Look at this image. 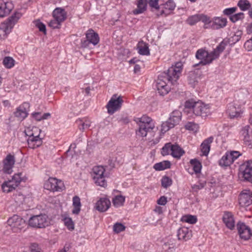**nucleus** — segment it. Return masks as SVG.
Returning a JSON list of instances; mask_svg holds the SVG:
<instances>
[{
  "label": "nucleus",
  "instance_id": "1",
  "mask_svg": "<svg viewBox=\"0 0 252 252\" xmlns=\"http://www.w3.org/2000/svg\"><path fill=\"white\" fill-rule=\"evenodd\" d=\"M186 111H192L195 116L205 117L207 116L209 110L207 105L201 101H195L193 99L187 100L185 103Z\"/></svg>",
  "mask_w": 252,
  "mask_h": 252
},
{
  "label": "nucleus",
  "instance_id": "2",
  "mask_svg": "<svg viewBox=\"0 0 252 252\" xmlns=\"http://www.w3.org/2000/svg\"><path fill=\"white\" fill-rule=\"evenodd\" d=\"M176 81H173L172 77L168 75L166 72L161 73L157 80L156 87L158 93L161 95L166 94L169 91L170 88L168 86V83H171L174 85L176 84Z\"/></svg>",
  "mask_w": 252,
  "mask_h": 252
},
{
  "label": "nucleus",
  "instance_id": "3",
  "mask_svg": "<svg viewBox=\"0 0 252 252\" xmlns=\"http://www.w3.org/2000/svg\"><path fill=\"white\" fill-rule=\"evenodd\" d=\"M21 17V13L17 11L2 23L0 25V37H6Z\"/></svg>",
  "mask_w": 252,
  "mask_h": 252
},
{
  "label": "nucleus",
  "instance_id": "4",
  "mask_svg": "<svg viewBox=\"0 0 252 252\" xmlns=\"http://www.w3.org/2000/svg\"><path fill=\"white\" fill-rule=\"evenodd\" d=\"M138 120L139 128L136 132V135L140 137H145L148 132L152 131L155 128L154 122L151 118L146 115H143Z\"/></svg>",
  "mask_w": 252,
  "mask_h": 252
},
{
  "label": "nucleus",
  "instance_id": "5",
  "mask_svg": "<svg viewBox=\"0 0 252 252\" xmlns=\"http://www.w3.org/2000/svg\"><path fill=\"white\" fill-rule=\"evenodd\" d=\"M218 55H216L215 52H208L207 51L204 49H198L195 54V57L198 60L200 61L198 63L193 65V66L196 67L199 64L205 65L209 64L215 59H217Z\"/></svg>",
  "mask_w": 252,
  "mask_h": 252
},
{
  "label": "nucleus",
  "instance_id": "6",
  "mask_svg": "<svg viewBox=\"0 0 252 252\" xmlns=\"http://www.w3.org/2000/svg\"><path fill=\"white\" fill-rule=\"evenodd\" d=\"M21 175V173L15 174L11 180L5 181L1 186L3 191L8 193L15 189L22 181Z\"/></svg>",
  "mask_w": 252,
  "mask_h": 252
},
{
  "label": "nucleus",
  "instance_id": "7",
  "mask_svg": "<svg viewBox=\"0 0 252 252\" xmlns=\"http://www.w3.org/2000/svg\"><path fill=\"white\" fill-rule=\"evenodd\" d=\"M105 169L102 166H94L93 168L92 175L95 183L99 186L104 187L107 185L104 173Z\"/></svg>",
  "mask_w": 252,
  "mask_h": 252
},
{
  "label": "nucleus",
  "instance_id": "8",
  "mask_svg": "<svg viewBox=\"0 0 252 252\" xmlns=\"http://www.w3.org/2000/svg\"><path fill=\"white\" fill-rule=\"evenodd\" d=\"M47 216L44 214L33 216L29 220V225L32 227L44 228L48 225Z\"/></svg>",
  "mask_w": 252,
  "mask_h": 252
},
{
  "label": "nucleus",
  "instance_id": "9",
  "mask_svg": "<svg viewBox=\"0 0 252 252\" xmlns=\"http://www.w3.org/2000/svg\"><path fill=\"white\" fill-rule=\"evenodd\" d=\"M44 188L53 192L61 191L64 189V186L61 180L54 178H50L45 182Z\"/></svg>",
  "mask_w": 252,
  "mask_h": 252
},
{
  "label": "nucleus",
  "instance_id": "10",
  "mask_svg": "<svg viewBox=\"0 0 252 252\" xmlns=\"http://www.w3.org/2000/svg\"><path fill=\"white\" fill-rule=\"evenodd\" d=\"M123 102V100L121 96L117 97V94H114L106 105L108 113L113 114L119 110L121 108Z\"/></svg>",
  "mask_w": 252,
  "mask_h": 252
},
{
  "label": "nucleus",
  "instance_id": "11",
  "mask_svg": "<svg viewBox=\"0 0 252 252\" xmlns=\"http://www.w3.org/2000/svg\"><path fill=\"white\" fill-rule=\"evenodd\" d=\"M236 228L240 238L244 240H248L252 236L251 228L244 222L239 221L236 224Z\"/></svg>",
  "mask_w": 252,
  "mask_h": 252
},
{
  "label": "nucleus",
  "instance_id": "12",
  "mask_svg": "<svg viewBox=\"0 0 252 252\" xmlns=\"http://www.w3.org/2000/svg\"><path fill=\"white\" fill-rule=\"evenodd\" d=\"M240 171L244 180L252 183V160H248L242 164Z\"/></svg>",
  "mask_w": 252,
  "mask_h": 252
},
{
  "label": "nucleus",
  "instance_id": "13",
  "mask_svg": "<svg viewBox=\"0 0 252 252\" xmlns=\"http://www.w3.org/2000/svg\"><path fill=\"white\" fill-rule=\"evenodd\" d=\"M7 223L14 232L21 230L26 224L25 220L17 215H14L9 218Z\"/></svg>",
  "mask_w": 252,
  "mask_h": 252
},
{
  "label": "nucleus",
  "instance_id": "14",
  "mask_svg": "<svg viewBox=\"0 0 252 252\" xmlns=\"http://www.w3.org/2000/svg\"><path fill=\"white\" fill-rule=\"evenodd\" d=\"M239 203L241 207L249 206L252 204V191L243 190L239 195Z\"/></svg>",
  "mask_w": 252,
  "mask_h": 252
},
{
  "label": "nucleus",
  "instance_id": "15",
  "mask_svg": "<svg viewBox=\"0 0 252 252\" xmlns=\"http://www.w3.org/2000/svg\"><path fill=\"white\" fill-rule=\"evenodd\" d=\"M210 27L214 30H217L224 28L227 23V20L225 18L220 17H214L211 20L209 17Z\"/></svg>",
  "mask_w": 252,
  "mask_h": 252
},
{
  "label": "nucleus",
  "instance_id": "16",
  "mask_svg": "<svg viewBox=\"0 0 252 252\" xmlns=\"http://www.w3.org/2000/svg\"><path fill=\"white\" fill-rule=\"evenodd\" d=\"M15 162V158L14 155L10 154L7 155L3 160L2 170L4 173L10 174L12 171V168Z\"/></svg>",
  "mask_w": 252,
  "mask_h": 252
},
{
  "label": "nucleus",
  "instance_id": "17",
  "mask_svg": "<svg viewBox=\"0 0 252 252\" xmlns=\"http://www.w3.org/2000/svg\"><path fill=\"white\" fill-rule=\"evenodd\" d=\"M199 21H202L205 25H207V23L210 22L209 17L203 14L190 16L186 21V23L190 26L194 25Z\"/></svg>",
  "mask_w": 252,
  "mask_h": 252
},
{
  "label": "nucleus",
  "instance_id": "18",
  "mask_svg": "<svg viewBox=\"0 0 252 252\" xmlns=\"http://www.w3.org/2000/svg\"><path fill=\"white\" fill-rule=\"evenodd\" d=\"M182 66V62H177L174 66L169 67L166 73L172 77L173 81H177L181 74Z\"/></svg>",
  "mask_w": 252,
  "mask_h": 252
},
{
  "label": "nucleus",
  "instance_id": "19",
  "mask_svg": "<svg viewBox=\"0 0 252 252\" xmlns=\"http://www.w3.org/2000/svg\"><path fill=\"white\" fill-rule=\"evenodd\" d=\"M241 106L234 103H229L228 105L227 113L231 119L241 117L242 114Z\"/></svg>",
  "mask_w": 252,
  "mask_h": 252
},
{
  "label": "nucleus",
  "instance_id": "20",
  "mask_svg": "<svg viewBox=\"0 0 252 252\" xmlns=\"http://www.w3.org/2000/svg\"><path fill=\"white\" fill-rule=\"evenodd\" d=\"M13 8L14 5L11 1L5 2L0 0V17L2 18L9 14Z\"/></svg>",
  "mask_w": 252,
  "mask_h": 252
},
{
  "label": "nucleus",
  "instance_id": "21",
  "mask_svg": "<svg viewBox=\"0 0 252 252\" xmlns=\"http://www.w3.org/2000/svg\"><path fill=\"white\" fill-rule=\"evenodd\" d=\"M30 107V104L28 102H24L17 108L14 113L15 117L20 120H23L28 116V111Z\"/></svg>",
  "mask_w": 252,
  "mask_h": 252
},
{
  "label": "nucleus",
  "instance_id": "22",
  "mask_svg": "<svg viewBox=\"0 0 252 252\" xmlns=\"http://www.w3.org/2000/svg\"><path fill=\"white\" fill-rule=\"evenodd\" d=\"M222 220L226 226L230 230L235 227V220L233 214L229 212H225L223 215Z\"/></svg>",
  "mask_w": 252,
  "mask_h": 252
},
{
  "label": "nucleus",
  "instance_id": "23",
  "mask_svg": "<svg viewBox=\"0 0 252 252\" xmlns=\"http://www.w3.org/2000/svg\"><path fill=\"white\" fill-rule=\"evenodd\" d=\"M111 202L106 197L100 198L96 203L95 208L100 212L106 211L110 207Z\"/></svg>",
  "mask_w": 252,
  "mask_h": 252
},
{
  "label": "nucleus",
  "instance_id": "24",
  "mask_svg": "<svg viewBox=\"0 0 252 252\" xmlns=\"http://www.w3.org/2000/svg\"><path fill=\"white\" fill-rule=\"evenodd\" d=\"M177 236L179 240L186 241L192 237L191 231L187 227H183L178 229Z\"/></svg>",
  "mask_w": 252,
  "mask_h": 252
},
{
  "label": "nucleus",
  "instance_id": "25",
  "mask_svg": "<svg viewBox=\"0 0 252 252\" xmlns=\"http://www.w3.org/2000/svg\"><path fill=\"white\" fill-rule=\"evenodd\" d=\"M86 39L90 42L93 44V45H96L99 41V37L98 34L94 32L92 29H89L86 32Z\"/></svg>",
  "mask_w": 252,
  "mask_h": 252
},
{
  "label": "nucleus",
  "instance_id": "26",
  "mask_svg": "<svg viewBox=\"0 0 252 252\" xmlns=\"http://www.w3.org/2000/svg\"><path fill=\"white\" fill-rule=\"evenodd\" d=\"M214 138L210 136L203 141L200 145V149L203 155L207 156L210 150L211 144L213 142Z\"/></svg>",
  "mask_w": 252,
  "mask_h": 252
},
{
  "label": "nucleus",
  "instance_id": "27",
  "mask_svg": "<svg viewBox=\"0 0 252 252\" xmlns=\"http://www.w3.org/2000/svg\"><path fill=\"white\" fill-rule=\"evenodd\" d=\"M138 53L143 56H149L150 51L148 43L144 42L143 40L139 41L137 44Z\"/></svg>",
  "mask_w": 252,
  "mask_h": 252
},
{
  "label": "nucleus",
  "instance_id": "28",
  "mask_svg": "<svg viewBox=\"0 0 252 252\" xmlns=\"http://www.w3.org/2000/svg\"><path fill=\"white\" fill-rule=\"evenodd\" d=\"M52 15L54 19L61 22H63L66 18V13L64 9L62 8H56L53 11Z\"/></svg>",
  "mask_w": 252,
  "mask_h": 252
},
{
  "label": "nucleus",
  "instance_id": "29",
  "mask_svg": "<svg viewBox=\"0 0 252 252\" xmlns=\"http://www.w3.org/2000/svg\"><path fill=\"white\" fill-rule=\"evenodd\" d=\"M182 113L179 110H174L170 114V117L167 120L171 122L174 126L178 125L181 120Z\"/></svg>",
  "mask_w": 252,
  "mask_h": 252
},
{
  "label": "nucleus",
  "instance_id": "30",
  "mask_svg": "<svg viewBox=\"0 0 252 252\" xmlns=\"http://www.w3.org/2000/svg\"><path fill=\"white\" fill-rule=\"evenodd\" d=\"M184 150L177 144H172L171 156L176 158L179 159L185 154Z\"/></svg>",
  "mask_w": 252,
  "mask_h": 252
},
{
  "label": "nucleus",
  "instance_id": "31",
  "mask_svg": "<svg viewBox=\"0 0 252 252\" xmlns=\"http://www.w3.org/2000/svg\"><path fill=\"white\" fill-rule=\"evenodd\" d=\"M27 142L29 148L35 149L42 144V139L39 137V134H38L35 137H32V139H27Z\"/></svg>",
  "mask_w": 252,
  "mask_h": 252
},
{
  "label": "nucleus",
  "instance_id": "32",
  "mask_svg": "<svg viewBox=\"0 0 252 252\" xmlns=\"http://www.w3.org/2000/svg\"><path fill=\"white\" fill-rule=\"evenodd\" d=\"M251 133L252 132L250 131V126L249 125H247L243 127L242 134L243 136L244 142L247 145L251 144L250 135Z\"/></svg>",
  "mask_w": 252,
  "mask_h": 252
},
{
  "label": "nucleus",
  "instance_id": "33",
  "mask_svg": "<svg viewBox=\"0 0 252 252\" xmlns=\"http://www.w3.org/2000/svg\"><path fill=\"white\" fill-rule=\"evenodd\" d=\"M232 163V160L229 155V152H227L219 160V165L221 167L228 166Z\"/></svg>",
  "mask_w": 252,
  "mask_h": 252
},
{
  "label": "nucleus",
  "instance_id": "34",
  "mask_svg": "<svg viewBox=\"0 0 252 252\" xmlns=\"http://www.w3.org/2000/svg\"><path fill=\"white\" fill-rule=\"evenodd\" d=\"M72 201L73 209L72 212L73 214L78 215L80 212L81 207L80 199L79 196H75L73 197Z\"/></svg>",
  "mask_w": 252,
  "mask_h": 252
},
{
  "label": "nucleus",
  "instance_id": "35",
  "mask_svg": "<svg viewBox=\"0 0 252 252\" xmlns=\"http://www.w3.org/2000/svg\"><path fill=\"white\" fill-rule=\"evenodd\" d=\"M147 4L146 0H139L138 2L137 8L133 10V13L136 15L143 13L146 9Z\"/></svg>",
  "mask_w": 252,
  "mask_h": 252
},
{
  "label": "nucleus",
  "instance_id": "36",
  "mask_svg": "<svg viewBox=\"0 0 252 252\" xmlns=\"http://www.w3.org/2000/svg\"><path fill=\"white\" fill-rule=\"evenodd\" d=\"M171 166V163L169 161L165 160L156 163L154 165V168L157 171H161L167 168H169Z\"/></svg>",
  "mask_w": 252,
  "mask_h": 252
},
{
  "label": "nucleus",
  "instance_id": "37",
  "mask_svg": "<svg viewBox=\"0 0 252 252\" xmlns=\"http://www.w3.org/2000/svg\"><path fill=\"white\" fill-rule=\"evenodd\" d=\"M198 75L194 72H190L188 76L189 84L191 87L194 88L198 83Z\"/></svg>",
  "mask_w": 252,
  "mask_h": 252
},
{
  "label": "nucleus",
  "instance_id": "38",
  "mask_svg": "<svg viewBox=\"0 0 252 252\" xmlns=\"http://www.w3.org/2000/svg\"><path fill=\"white\" fill-rule=\"evenodd\" d=\"M176 7V4L173 0H168L165 3L162 4V8L164 10H162L161 14L165 13V10L172 11Z\"/></svg>",
  "mask_w": 252,
  "mask_h": 252
},
{
  "label": "nucleus",
  "instance_id": "39",
  "mask_svg": "<svg viewBox=\"0 0 252 252\" xmlns=\"http://www.w3.org/2000/svg\"><path fill=\"white\" fill-rule=\"evenodd\" d=\"M189 162L195 173H199L200 172L202 168V164L196 158L192 159L190 160Z\"/></svg>",
  "mask_w": 252,
  "mask_h": 252
},
{
  "label": "nucleus",
  "instance_id": "40",
  "mask_svg": "<svg viewBox=\"0 0 252 252\" xmlns=\"http://www.w3.org/2000/svg\"><path fill=\"white\" fill-rule=\"evenodd\" d=\"M125 197L121 195L115 196L112 200L113 205L116 207H119L124 205Z\"/></svg>",
  "mask_w": 252,
  "mask_h": 252
},
{
  "label": "nucleus",
  "instance_id": "41",
  "mask_svg": "<svg viewBox=\"0 0 252 252\" xmlns=\"http://www.w3.org/2000/svg\"><path fill=\"white\" fill-rule=\"evenodd\" d=\"M227 45V41L223 40L217 46L214 51H212V52H215L216 55H218L217 58H218L220 56V54L223 51Z\"/></svg>",
  "mask_w": 252,
  "mask_h": 252
},
{
  "label": "nucleus",
  "instance_id": "42",
  "mask_svg": "<svg viewBox=\"0 0 252 252\" xmlns=\"http://www.w3.org/2000/svg\"><path fill=\"white\" fill-rule=\"evenodd\" d=\"M76 122L80 125L79 126V128L81 130H84L85 129L89 128L91 124L90 120L88 119H84V120L83 119H79Z\"/></svg>",
  "mask_w": 252,
  "mask_h": 252
},
{
  "label": "nucleus",
  "instance_id": "43",
  "mask_svg": "<svg viewBox=\"0 0 252 252\" xmlns=\"http://www.w3.org/2000/svg\"><path fill=\"white\" fill-rule=\"evenodd\" d=\"M172 145V143L171 142L166 143L161 149V154L163 156L171 155Z\"/></svg>",
  "mask_w": 252,
  "mask_h": 252
},
{
  "label": "nucleus",
  "instance_id": "44",
  "mask_svg": "<svg viewBox=\"0 0 252 252\" xmlns=\"http://www.w3.org/2000/svg\"><path fill=\"white\" fill-rule=\"evenodd\" d=\"M237 5L241 10L245 11L251 7V4L248 0H240L238 2Z\"/></svg>",
  "mask_w": 252,
  "mask_h": 252
},
{
  "label": "nucleus",
  "instance_id": "45",
  "mask_svg": "<svg viewBox=\"0 0 252 252\" xmlns=\"http://www.w3.org/2000/svg\"><path fill=\"white\" fill-rule=\"evenodd\" d=\"M174 125L171 124V122H169L168 120L165 122L162 123L161 126V132L162 134L165 133L166 132L168 131L170 128L174 127Z\"/></svg>",
  "mask_w": 252,
  "mask_h": 252
},
{
  "label": "nucleus",
  "instance_id": "46",
  "mask_svg": "<svg viewBox=\"0 0 252 252\" xmlns=\"http://www.w3.org/2000/svg\"><path fill=\"white\" fill-rule=\"evenodd\" d=\"M185 127L186 129L192 131L194 132H196L199 129V126L198 124L194 123V122H188L185 126Z\"/></svg>",
  "mask_w": 252,
  "mask_h": 252
},
{
  "label": "nucleus",
  "instance_id": "47",
  "mask_svg": "<svg viewBox=\"0 0 252 252\" xmlns=\"http://www.w3.org/2000/svg\"><path fill=\"white\" fill-rule=\"evenodd\" d=\"M15 61L12 57H5L3 60V63L8 68L12 67L14 65Z\"/></svg>",
  "mask_w": 252,
  "mask_h": 252
},
{
  "label": "nucleus",
  "instance_id": "48",
  "mask_svg": "<svg viewBox=\"0 0 252 252\" xmlns=\"http://www.w3.org/2000/svg\"><path fill=\"white\" fill-rule=\"evenodd\" d=\"M161 183L162 187L166 189L172 185V181L169 177L164 176L161 180Z\"/></svg>",
  "mask_w": 252,
  "mask_h": 252
},
{
  "label": "nucleus",
  "instance_id": "49",
  "mask_svg": "<svg viewBox=\"0 0 252 252\" xmlns=\"http://www.w3.org/2000/svg\"><path fill=\"white\" fill-rule=\"evenodd\" d=\"M95 45H93L91 42H90L88 40L85 39H82L81 41V45L80 47L82 49H93Z\"/></svg>",
  "mask_w": 252,
  "mask_h": 252
},
{
  "label": "nucleus",
  "instance_id": "50",
  "mask_svg": "<svg viewBox=\"0 0 252 252\" xmlns=\"http://www.w3.org/2000/svg\"><path fill=\"white\" fill-rule=\"evenodd\" d=\"M244 18V14L243 12H240L234 15H231L229 17V19L232 23H235L238 20H243Z\"/></svg>",
  "mask_w": 252,
  "mask_h": 252
},
{
  "label": "nucleus",
  "instance_id": "51",
  "mask_svg": "<svg viewBox=\"0 0 252 252\" xmlns=\"http://www.w3.org/2000/svg\"><path fill=\"white\" fill-rule=\"evenodd\" d=\"M113 231L116 233H119L125 230L126 227L122 223L117 222L113 225Z\"/></svg>",
  "mask_w": 252,
  "mask_h": 252
},
{
  "label": "nucleus",
  "instance_id": "52",
  "mask_svg": "<svg viewBox=\"0 0 252 252\" xmlns=\"http://www.w3.org/2000/svg\"><path fill=\"white\" fill-rule=\"evenodd\" d=\"M184 220L190 224H194L197 222V219L196 216L188 215L184 217Z\"/></svg>",
  "mask_w": 252,
  "mask_h": 252
},
{
  "label": "nucleus",
  "instance_id": "53",
  "mask_svg": "<svg viewBox=\"0 0 252 252\" xmlns=\"http://www.w3.org/2000/svg\"><path fill=\"white\" fill-rule=\"evenodd\" d=\"M14 199L16 203L20 205L24 202L25 197L22 194L18 193L14 195Z\"/></svg>",
  "mask_w": 252,
  "mask_h": 252
},
{
  "label": "nucleus",
  "instance_id": "54",
  "mask_svg": "<svg viewBox=\"0 0 252 252\" xmlns=\"http://www.w3.org/2000/svg\"><path fill=\"white\" fill-rule=\"evenodd\" d=\"M64 221L65 225L69 230L74 229V223L70 218H65L64 219Z\"/></svg>",
  "mask_w": 252,
  "mask_h": 252
},
{
  "label": "nucleus",
  "instance_id": "55",
  "mask_svg": "<svg viewBox=\"0 0 252 252\" xmlns=\"http://www.w3.org/2000/svg\"><path fill=\"white\" fill-rule=\"evenodd\" d=\"M33 129L36 130L37 131H40V129H38L37 127H34L32 128V130L30 129H27L25 130V134L28 136V138L27 139H32V137H35L36 135H35L33 133Z\"/></svg>",
  "mask_w": 252,
  "mask_h": 252
},
{
  "label": "nucleus",
  "instance_id": "56",
  "mask_svg": "<svg viewBox=\"0 0 252 252\" xmlns=\"http://www.w3.org/2000/svg\"><path fill=\"white\" fill-rule=\"evenodd\" d=\"M62 22L57 21V19L51 20L49 23V26L53 29H59L60 28Z\"/></svg>",
  "mask_w": 252,
  "mask_h": 252
},
{
  "label": "nucleus",
  "instance_id": "57",
  "mask_svg": "<svg viewBox=\"0 0 252 252\" xmlns=\"http://www.w3.org/2000/svg\"><path fill=\"white\" fill-rule=\"evenodd\" d=\"M229 155L230 156L232 162H233L236 159H237L242 154L239 151H232L229 152Z\"/></svg>",
  "mask_w": 252,
  "mask_h": 252
},
{
  "label": "nucleus",
  "instance_id": "58",
  "mask_svg": "<svg viewBox=\"0 0 252 252\" xmlns=\"http://www.w3.org/2000/svg\"><path fill=\"white\" fill-rule=\"evenodd\" d=\"M174 247L175 245L173 243L169 244L167 243H165L163 246V249L165 251H167V252H172L173 251Z\"/></svg>",
  "mask_w": 252,
  "mask_h": 252
},
{
  "label": "nucleus",
  "instance_id": "59",
  "mask_svg": "<svg viewBox=\"0 0 252 252\" xmlns=\"http://www.w3.org/2000/svg\"><path fill=\"white\" fill-rule=\"evenodd\" d=\"M237 10V7H231L225 9L223 11V13L225 15H230L234 13Z\"/></svg>",
  "mask_w": 252,
  "mask_h": 252
},
{
  "label": "nucleus",
  "instance_id": "60",
  "mask_svg": "<svg viewBox=\"0 0 252 252\" xmlns=\"http://www.w3.org/2000/svg\"><path fill=\"white\" fill-rule=\"evenodd\" d=\"M30 252H40L39 246L37 243H32L30 247Z\"/></svg>",
  "mask_w": 252,
  "mask_h": 252
},
{
  "label": "nucleus",
  "instance_id": "61",
  "mask_svg": "<svg viewBox=\"0 0 252 252\" xmlns=\"http://www.w3.org/2000/svg\"><path fill=\"white\" fill-rule=\"evenodd\" d=\"M36 26L38 28L39 31L46 33V26L43 23L38 21L36 22Z\"/></svg>",
  "mask_w": 252,
  "mask_h": 252
},
{
  "label": "nucleus",
  "instance_id": "62",
  "mask_svg": "<svg viewBox=\"0 0 252 252\" xmlns=\"http://www.w3.org/2000/svg\"><path fill=\"white\" fill-rule=\"evenodd\" d=\"M158 0H149V5L156 9H159V7L158 4Z\"/></svg>",
  "mask_w": 252,
  "mask_h": 252
},
{
  "label": "nucleus",
  "instance_id": "63",
  "mask_svg": "<svg viewBox=\"0 0 252 252\" xmlns=\"http://www.w3.org/2000/svg\"><path fill=\"white\" fill-rule=\"evenodd\" d=\"M167 202V197L165 196H162L158 200L157 203L160 205H165Z\"/></svg>",
  "mask_w": 252,
  "mask_h": 252
},
{
  "label": "nucleus",
  "instance_id": "64",
  "mask_svg": "<svg viewBox=\"0 0 252 252\" xmlns=\"http://www.w3.org/2000/svg\"><path fill=\"white\" fill-rule=\"evenodd\" d=\"M32 116L37 121L41 120L42 114L41 112H34L32 114Z\"/></svg>",
  "mask_w": 252,
  "mask_h": 252
}]
</instances>
